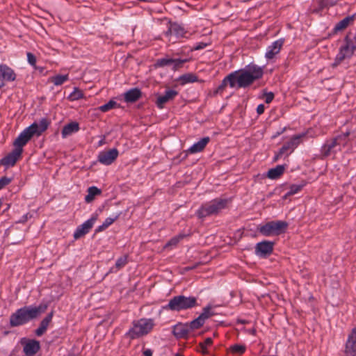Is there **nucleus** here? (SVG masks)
Returning <instances> with one entry per match:
<instances>
[{
	"label": "nucleus",
	"mask_w": 356,
	"mask_h": 356,
	"mask_svg": "<svg viewBox=\"0 0 356 356\" xmlns=\"http://www.w3.org/2000/svg\"><path fill=\"white\" fill-rule=\"evenodd\" d=\"M286 130V128H283L280 131H278L276 133V134L275 136H273V138H275L277 137V136H280V134H282L284 131Z\"/></svg>",
	"instance_id": "6e6d98bb"
},
{
	"label": "nucleus",
	"mask_w": 356,
	"mask_h": 356,
	"mask_svg": "<svg viewBox=\"0 0 356 356\" xmlns=\"http://www.w3.org/2000/svg\"><path fill=\"white\" fill-rule=\"evenodd\" d=\"M207 46V43H204V42H199L197 43L194 47H193V49L194 50H200V49H203L204 48H205Z\"/></svg>",
	"instance_id": "8fccbe9b"
},
{
	"label": "nucleus",
	"mask_w": 356,
	"mask_h": 356,
	"mask_svg": "<svg viewBox=\"0 0 356 356\" xmlns=\"http://www.w3.org/2000/svg\"><path fill=\"white\" fill-rule=\"evenodd\" d=\"M231 351L233 353L243 354L245 351V346L238 344H235L232 346L231 348Z\"/></svg>",
	"instance_id": "a19ab883"
},
{
	"label": "nucleus",
	"mask_w": 356,
	"mask_h": 356,
	"mask_svg": "<svg viewBox=\"0 0 356 356\" xmlns=\"http://www.w3.org/2000/svg\"><path fill=\"white\" fill-rule=\"evenodd\" d=\"M274 99V94L272 92H266L265 94V102L270 104Z\"/></svg>",
	"instance_id": "09e8293b"
},
{
	"label": "nucleus",
	"mask_w": 356,
	"mask_h": 356,
	"mask_svg": "<svg viewBox=\"0 0 356 356\" xmlns=\"http://www.w3.org/2000/svg\"><path fill=\"white\" fill-rule=\"evenodd\" d=\"M306 133L293 136L290 140L283 145L279 152L275 154L273 161H277L282 157H287L300 144L302 138L305 137Z\"/></svg>",
	"instance_id": "0eeeda50"
},
{
	"label": "nucleus",
	"mask_w": 356,
	"mask_h": 356,
	"mask_svg": "<svg viewBox=\"0 0 356 356\" xmlns=\"http://www.w3.org/2000/svg\"><path fill=\"white\" fill-rule=\"evenodd\" d=\"M355 19V15L348 16L339 21L334 27L333 33H336L339 31L346 29L351 23L353 22Z\"/></svg>",
	"instance_id": "5701e85b"
},
{
	"label": "nucleus",
	"mask_w": 356,
	"mask_h": 356,
	"mask_svg": "<svg viewBox=\"0 0 356 356\" xmlns=\"http://www.w3.org/2000/svg\"><path fill=\"white\" fill-rule=\"evenodd\" d=\"M103 143H104V140H100L99 143V145H102Z\"/></svg>",
	"instance_id": "bf43d9fd"
},
{
	"label": "nucleus",
	"mask_w": 356,
	"mask_h": 356,
	"mask_svg": "<svg viewBox=\"0 0 356 356\" xmlns=\"http://www.w3.org/2000/svg\"><path fill=\"white\" fill-rule=\"evenodd\" d=\"M288 227V223L285 221L275 220L270 221L261 226L258 229L259 232L266 236L280 235Z\"/></svg>",
	"instance_id": "6e6552de"
},
{
	"label": "nucleus",
	"mask_w": 356,
	"mask_h": 356,
	"mask_svg": "<svg viewBox=\"0 0 356 356\" xmlns=\"http://www.w3.org/2000/svg\"><path fill=\"white\" fill-rule=\"evenodd\" d=\"M170 31L177 37H185L186 31H184V29L179 25H173L171 27Z\"/></svg>",
	"instance_id": "473e14b6"
},
{
	"label": "nucleus",
	"mask_w": 356,
	"mask_h": 356,
	"mask_svg": "<svg viewBox=\"0 0 356 356\" xmlns=\"http://www.w3.org/2000/svg\"><path fill=\"white\" fill-rule=\"evenodd\" d=\"M188 59H181V58H176L174 59V62H172V70H177L179 68H181L183 65L188 62Z\"/></svg>",
	"instance_id": "58836bf2"
},
{
	"label": "nucleus",
	"mask_w": 356,
	"mask_h": 356,
	"mask_svg": "<svg viewBox=\"0 0 356 356\" xmlns=\"http://www.w3.org/2000/svg\"><path fill=\"white\" fill-rule=\"evenodd\" d=\"M349 136V132H346V134H343V135H341L340 136H342V141L345 140L346 138Z\"/></svg>",
	"instance_id": "4d7b16f0"
},
{
	"label": "nucleus",
	"mask_w": 356,
	"mask_h": 356,
	"mask_svg": "<svg viewBox=\"0 0 356 356\" xmlns=\"http://www.w3.org/2000/svg\"><path fill=\"white\" fill-rule=\"evenodd\" d=\"M50 121L47 118H42L39 122H34L29 127L22 131L15 140L13 145L15 149L23 152V147L31 140L33 136H40L49 127Z\"/></svg>",
	"instance_id": "7ed1b4c3"
},
{
	"label": "nucleus",
	"mask_w": 356,
	"mask_h": 356,
	"mask_svg": "<svg viewBox=\"0 0 356 356\" xmlns=\"http://www.w3.org/2000/svg\"><path fill=\"white\" fill-rule=\"evenodd\" d=\"M118 106V103L114 100H110L106 104L98 107V110L102 112H107Z\"/></svg>",
	"instance_id": "2f4dec72"
},
{
	"label": "nucleus",
	"mask_w": 356,
	"mask_h": 356,
	"mask_svg": "<svg viewBox=\"0 0 356 356\" xmlns=\"http://www.w3.org/2000/svg\"><path fill=\"white\" fill-rule=\"evenodd\" d=\"M342 141V136H337L330 140H327L321 148L322 154L327 156L334 149L341 144Z\"/></svg>",
	"instance_id": "dca6fc26"
},
{
	"label": "nucleus",
	"mask_w": 356,
	"mask_h": 356,
	"mask_svg": "<svg viewBox=\"0 0 356 356\" xmlns=\"http://www.w3.org/2000/svg\"><path fill=\"white\" fill-rule=\"evenodd\" d=\"M284 40V39H279L273 42L270 45L267 47L265 54V58L267 60L273 59L277 54H278L283 47Z\"/></svg>",
	"instance_id": "f8f14e48"
},
{
	"label": "nucleus",
	"mask_w": 356,
	"mask_h": 356,
	"mask_svg": "<svg viewBox=\"0 0 356 356\" xmlns=\"http://www.w3.org/2000/svg\"><path fill=\"white\" fill-rule=\"evenodd\" d=\"M228 204V200L216 198L202 204L196 211V216L199 218H204L207 216L216 215L224 209Z\"/></svg>",
	"instance_id": "20e7f679"
},
{
	"label": "nucleus",
	"mask_w": 356,
	"mask_h": 356,
	"mask_svg": "<svg viewBox=\"0 0 356 356\" xmlns=\"http://www.w3.org/2000/svg\"><path fill=\"white\" fill-rule=\"evenodd\" d=\"M190 331L188 324L178 323L172 327V334L177 339L187 338Z\"/></svg>",
	"instance_id": "f3484780"
},
{
	"label": "nucleus",
	"mask_w": 356,
	"mask_h": 356,
	"mask_svg": "<svg viewBox=\"0 0 356 356\" xmlns=\"http://www.w3.org/2000/svg\"><path fill=\"white\" fill-rule=\"evenodd\" d=\"M179 81L181 85L188 83H194L198 81L197 76L193 73H187L179 76Z\"/></svg>",
	"instance_id": "bb28decb"
},
{
	"label": "nucleus",
	"mask_w": 356,
	"mask_h": 356,
	"mask_svg": "<svg viewBox=\"0 0 356 356\" xmlns=\"http://www.w3.org/2000/svg\"><path fill=\"white\" fill-rule=\"evenodd\" d=\"M142 96L140 90L134 88L129 90L124 94V101L127 103H134L138 101Z\"/></svg>",
	"instance_id": "6ab92c4d"
},
{
	"label": "nucleus",
	"mask_w": 356,
	"mask_h": 356,
	"mask_svg": "<svg viewBox=\"0 0 356 356\" xmlns=\"http://www.w3.org/2000/svg\"><path fill=\"white\" fill-rule=\"evenodd\" d=\"M264 109H265L264 105L261 104L257 108V113L259 115H261L262 113H264Z\"/></svg>",
	"instance_id": "3c124183"
},
{
	"label": "nucleus",
	"mask_w": 356,
	"mask_h": 356,
	"mask_svg": "<svg viewBox=\"0 0 356 356\" xmlns=\"http://www.w3.org/2000/svg\"><path fill=\"white\" fill-rule=\"evenodd\" d=\"M186 236L185 234H179L172 237L166 244L165 247L176 246L179 242Z\"/></svg>",
	"instance_id": "f704fd0d"
},
{
	"label": "nucleus",
	"mask_w": 356,
	"mask_h": 356,
	"mask_svg": "<svg viewBox=\"0 0 356 356\" xmlns=\"http://www.w3.org/2000/svg\"><path fill=\"white\" fill-rule=\"evenodd\" d=\"M47 309V304H40L37 307L24 306L21 307L10 315L9 320L10 326L15 327L26 324L44 313Z\"/></svg>",
	"instance_id": "f03ea898"
},
{
	"label": "nucleus",
	"mask_w": 356,
	"mask_h": 356,
	"mask_svg": "<svg viewBox=\"0 0 356 356\" xmlns=\"http://www.w3.org/2000/svg\"><path fill=\"white\" fill-rule=\"evenodd\" d=\"M197 298L193 296L186 297L183 295L176 296L171 298L165 309L179 312L191 309L197 306Z\"/></svg>",
	"instance_id": "423d86ee"
},
{
	"label": "nucleus",
	"mask_w": 356,
	"mask_h": 356,
	"mask_svg": "<svg viewBox=\"0 0 356 356\" xmlns=\"http://www.w3.org/2000/svg\"><path fill=\"white\" fill-rule=\"evenodd\" d=\"M212 343L213 340L210 337L205 339L203 342L200 343V346L201 347L202 352L205 353L207 352V347L210 346Z\"/></svg>",
	"instance_id": "37998d69"
},
{
	"label": "nucleus",
	"mask_w": 356,
	"mask_h": 356,
	"mask_svg": "<svg viewBox=\"0 0 356 356\" xmlns=\"http://www.w3.org/2000/svg\"><path fill=\"white\" fill-rule=\"evenodd\" d=\"M118 216H119L118 215H115L113 218L108 217V218H106V220H104L103 224L104 225V226H106L108 228L111 225H112L118 218Z\"/></svg>",
	"instance_id": "de8ad7c7"
},
{
	"label": "nucleus",
	"mask_w": 356,
	"mask_h": 356,
	"mask_svg": "<svg viewBox=\"0 0 356 356\" xmlns=\"http://www.w3.org/2000/svg\"><path fill=\"white\" fill-rule=\"evenodd\" d=\"M154 323L152 319L141 318L132 322V327L125 334L130 339L140 338L147 334L153 328Z\"/></svg>",
	"instance_id": "39448f33"
},
{
	"label": "nucleus",
	"mask_w": 356,
	"mask_h": 356,
	"mask_svg": "<svg viewBox=\"0 0 356 356\" xmlns=\"http://www.w3.org/2000/svg\"><path fill=\"white\" fill-rule=\"evenodd\" d=\"M285 170V165H278L274 168H271L268 171L267 176L271 179H276L279 178Z\"/></svg>",
	"instance_id": "393cba45"
},
{
	"label": "nucleus",
	"mask_w": 356,
	"mask_h": 356,
	"mask_svg": "<svg viewBox=\"0 0 356 356\" xmlns=\"http://www.w3.org/2000/svg\"><path fill=\"white\" fill-rule=\"evenodd\" d=\"M79 124L76 122H72L65 125L62 129L61 134L62 138H65L68 136L72 135L74 133L79 131Z\"/></svg>",
	"instance_id": "4be33fe9"
},
{
	"label": "nucleus",
	"mask_w": 356,
	"mask_h": 356,
	"mask_svg": "<svg viewBox=\"0 0 356 356\" xmlns=\"http://www.w3.org/2000/svg\"><path fill=\"white\" fill-rule=\"evenodd\" d=\"M102 191L96 186L89 187L88 189V195L85 197V201L87 203L91 202L94 200L95 195H100Z\"/></svg>",
	"instance_id": "cd10ccee"
},
{
	"label": "nucleus",
	"mask_w": 356,
	"mask_h": 356,
	"mask_svg": "<svg viewBox=\"0 0 356 356\" xmlns=\"http://www.w3.org/2000/svg\"><path fill=\"white\" fill-rule=\"evenodd\" d=\"M53 315V312H51L42 320L39 327L35 331V333L38 337L42 336L46 332L50 322L52 320Z\"/></svg>",
	"instance_id": "aec40b11"
},
{
	"label": "nucleus",
	"mask_w": 356,
	"mask_h": 356,
	"mask_svg": "<svg viewBox=\"0 0 356 356\" xmlns=\"http://www.w3.org/2000/svg\"><path fill=\"white\" fill-rule=\"evenodd\" d=\"M174 58H163L156 60V67H163L167 65H172Z\"/></svg>",
	"instance_id": "c9c22d12"
},
{
	"label": "nucleus",
	"mask_w": 356,
	"mask_h": 356,
	"mask_svg": "<svg viewBox=\"0 0 356 356\" xmlns=\"http://www.w3.org/2000/svg\"><path fill=\"white\" fill-rule=\"evenodd\" d=\"M345 46L352 49L353 51L356 50V37L351 33H347L344 38Z\"/></svg>",
	"instance_id": "c85d7f7f"
},
{
	"label": "nucleus",
	"mask_w": 356,
	"mask_h": 356,
	"mask_svg": "<svg viewBox=\"0 0 356 356\" xmlns=\"http://www.w3.org/2000/svg\"><path fill=\"white\" fill-rule=\"evenodd\" d=\"M228 85L231 88H234L235 87V82L234 81V75H232V73L229 74L227 76H226L223 79V80L222 81L221 83L216 88V90L215 91V93H220V92H222Z\"/></svg>",
	"instance_id": "b1692460"
},
{
	"label": "nucleus",
	"mask_w": 356,
	"mask_h": 356,
	"mask_svg": "<svg viewBox=\"0 0 356 356\" xmlns=\"http://www.w3.org/2000/svg\"><path fill=\"white\" fill-rule=\"evenodd\" d=\"M346 356H356V341L348 337L345 349Z\"/></svg>",
	"instance_id": "a878e982"
},
{
	"label": "nucleus",
	"mask_w": 356,
	"mask_h": 356,
	"mask_svg": "<svg viewBox=\"0 0 356 356\" xmlns=\"http://www.w3.org/2000/svg\"><path fill=\"white\" fill-rule=\"evenodd\" d=\"M204 322L205 321L203 319V315L200 314L197 318L192 321L188 325L189 326L190 330L191 331L201 327L204 325Z\"/></svg>",
	"instance_id": "7c9ffc66"
},
{
	"label": "nucleus",
	"mask_w": 356,
	"mask_h": 356,
	"mask_svg": "<svg viewBox=\"0 0 356 356\" xmlns=\"http://www.w3.org/2000/svg\"><path fill=\"white\" fill-rule=\"evenodd\" d=\"M349 58L348 56H346L344 54L339 51V53L335 57L334 61L332 64V67H335L340 65L345 59Z\"/></svg>",
	"instance_id": "4c0bfd02"
},
{
	"label": "nucleus",
	"mask_w": 356,
	"mask_h": 356,
	"mask_svg": "<svg viewBox=\"0 0 356 356\" xmlns=\"http://www.w3.org/2000/svg\"><path fill=\"white\" fill-rule=\"evenodd\" d=\"M234 75L235 87L245 88L251 86L255 81L261 79L264 74L263 68L256 64L250 63L243 69L232 72Z\"/></svg>",
	"instance_id": "f257e3e1"
},
{
	"label": "nucleus",
	"mask_w": 356,
	"mask_h": 356,
	"mask_svg": "<svg viewBox=\"0 0 356 356\" xmlns=\"http://www.w3.org/2000/svg\"><path fill=\"white\" fill-rule=\"evenodd\" d=\"M22 154V152H21L20 149H16L14 148L10 153L1 160L0 163L1 165L6 167L13 166L21 157Z\"/></svg>",
	"instance_id": "ddd939ff"
},
{
	"label": "nucleus",
	"mask_w": 356,
	"mask_h": 356,
	"mask_svg": "<svg viewBox=\"0 0 356 356\" xmlns=\"http://www.w3.org/2000/svg\"><path fill=\"white\" fill-rule=\"evenodd\" d=\"M127 263V256H122L118 258L115 262V267L118 269H120L122 267H124Z\"/></svg>",
	"instance_id": "79ce46f5"
},
{
	"label": "nucleus",
	"mask_w": 356,
	"mask_h": 356,
	"mask_svg": "<svg viewBox=\"0 0 356 356\" xmlns=\"http://www.w3.org/2000/svg\"><path fill=\"white\" fill-rule=\"evenodd\" d=\"M97 219V214H94L90 219L79 225L74 233V239H79L88 234L91 228L93 227L95 222Z\"/></svg>",
	"instance_id": "9d476101"
},
{
	"label": "nucleus",
	"mask_w": 356,
	"mask_h": 356,
	"mask_svg": "<svg viewBox=\"0 0 356 356\" xmlns=\"http://www.w3.org/2000/svg\"><path fill=\"white\" fill-rule=\"evenodd\" d=\"M305 184H293L290 186L289 191L286 193L284 197L296 194L302 190Z\"/></svg>",
	"instance_id": "72a5a7b5"
},
{
	"label": "nucleus",
	"mask_w": 356,
	"mask_h": 356,
	"mask_svg": "<svg viewBox=\"0 0 356 356\" xmlns=\"http://www.w3.org/2000/svg\"><path fill=\"white\" fill-rule=\"evenodd\" d=\"M339 51L341 52H342L343 54H344L346 55V56H348V58H350L353 55L354 51H355L352 49H350L345 45L341 46L339 48Z\"/></svg>",
	"instance_id": "c03bdc74"
},
{
	"label": "nucleus",
	"mask_w": 356,
	"mask_h": 356,
	"mask_svg": "<svg viewBox=\"0 0 356 356\" xmlns=\"http://www.w3.org/2000/svg\"><path fill=\"white\" fill-rule=\"evenodd\" d=\"M13 179L8 177L6 176H3L0 178V190L3 188L5 186H8L11 181Z\"/></svg>",
	"instance_id": "a18cd8bd"
},
{
	"label": "nucleus",
	"mask_w": 356,
	"mask_h": 356,
	"mask_svg": "<svg viewBox=\"0 0 356 356\" xmlns=\"http://www.w3.org/2000/svg\"><path fill=\"white\" fill-rule=\"evenodd\" d=\"M15 71L5 64H0V80L3 81H14L16 79Z\"/></svg>",
	"instance_id": "4468645a"
},
{
	"label": "nucleus",
	"mask_w": 356,
	"mask_h": 356,
	"mask_svg": "<svg viewBox=\"0 0 356 356\" xmlns=\"http://www.w3.org/2000/svg\"><path fill=\"white\" fill-rule=\"evenodd\" d=\"M118 155L119 152L116 148L102 151L97 156V161L103 165H109L116 160Z\"/></svg>",
	"instance_id": "1a4fd4ad"
},
{
	"label": "nucleus",
	"mask_w": 356,
	"mask_h": 356,
	"mask_svg": "<svg viewBox=\"0 0 356 356\" xmlns=\"http://www.w3.org/2000/svg\"><path fill=\"white\" fill-rule=\"evenodd\" d=\"M107 227L106 226H104V224H102V225H99V227H97L95 229V232L96 233H98V232H102L104 230H105Z\"/></svg>",
	"instance_id": "864d4df0"
},
{
	"label": "nucleus",
	"mask_w": 356,
	"mask_h": 356,
	"mask_svg": "<svg viewBox=\"0 0 356 356\" xmlns=\"http://www.w3.org/2000/svg\"><path fill=\"white\" fill-rule=\"evenodd\" d=\"M40 349V342L37 340L31 339L24 344L23 351L26 356H33Z\"/></svg>",
	"instance_id": "a211bd4d"
},
{
	"label": "nucleus",
	"mask_w": 356,
	"mask_h": 356,
	"mask_svg": "<svg viewBox=\"0 0 356 356\" xmlns=\"http://www.w3.org/2000/svg\"><path fill=\"white\" fill-rule=\"evenodd\" d=\"M274 243L268 241H264L257 243L255 246V254L260 257H266L273 250Z\"/></svg>",
	"instance_id": "9b49d317"
},
{
	"label": "nucleus",
	"mask_w": 356,
	"mask_h": 356,
	"mask_svg": "<svg viewBox=\"0 0 356 356\" xmlns=\"http://www.w3.org/2000/svg\"><path fill=\"white\" fill-rule=\"evenodd\" d=\"M27 60L29 62V63L34 67L35 68H36V57L35 56L34 54H33L31 52H28L27 53Z\"/></svg>",
	"instance_id": "49530a36"
},
{
	"label": "nucleus",
	"mask_w": 356,
	"mask_h": 356,
	"mask_svg": "<svg viewBox=\"0 0 356 356\" xmlns=\"http://www.w3.org/2000/svg\"><path fill=\"white\" fill-rule=\"evenodd\" d=\"M83 97V94L81 90L75 88L74 91L70 94V98L71 100H78Z\"/></svg>",
	"instance_id": "ea45409f"
},
{
	"label": "nucleus",
	"mask_w": 356,
	"mask_h": 356,
	"mask_svg": "<svg viewBox=\"0 0 356 356\" xmlns=\"http://www.w3.org/2000/svg\"><path fill=\"white\" fill-rule=\"evenodd\" d=\"M348 337L356 341V327L352 330L350 334L348 335Z\"/></svg>",
	"instance_id": "603ef678"
},
{
	"label": "nucleus",
	"mask_w": 356,
	"mask_h": 356,
	"mask_svg": "<svg viewBox=\"0 0 356 356\" xmlns=\"http://www.w3.org/2000/svg\"><path fill=\"white\" fill-rule=\"evenodd\" d=\"M210 141V138L207 136L202 138L198 142L194 143L188 150L187 152L190 154H195L197 152H202Z\"/></svg>",
	"instance_id": "412c9836"
},
{
	"label": "nucleus",
	"mask_w": 356,
	"mask_h": 356,
	"mask_svg": "<svg viewBox=\"0 0 356 356\" xmlns=\"http://www.w3.org/2000/svg\"><path fill=\"white\" fill-rule=\"evenodd\" d=\"M5 86V83H3V81H2L1 83H0V89H1L3 86Z\"/></svg>",
	"instance_id": "13d9d810"
},
{
	"label": "nucleus",
	"mask_w": 356,
	"mask_h": 356,
	"mask_svg": "<svg viewBox=\"0 0 356 356\" xmlns=\"http://www.w3.org/2000/svg\"><path fill=\"white\" fill-rule=\"evenodd\" d=\"M177 95V91L174 90H168L165 91L163 95H160L158 97L156 101V105L158 108H163L165 104L174 99Z\"/></svg>",
	"instance_id": "2eb2a0df"
},
{
	"label": "nucleus",
	"mask_w": 356,
	"mask_h": 356,
	"mask_svg": "<svg viewBox=\"0 0 356 356\" xmlns=\"http://www.w3.org/2000/svg\"><path fill=\"white\" fill-rule=\"evenodd\" d=\"M69 79L68 74H58L49 78V81L55 86H61Z\"/></svg>",
	"instance_id": "c756f323"
},
{
	"label": "nucleus",
	"mask_w": 356,
	"mask_h": 356,
	"mask_svg": "<svg viewBox=\"0 0 356 356\" xmlns=\"http://www.w3.org/2000/svg\"><path fill=\"white\" fill-rule=\"evenodd\" d=\"M144 356H152V351L150 349H146L143 352Z\"/></svg>",
	"instance_id": "5fc2aeb1"
},
{
	"label": "nucleus",
	"mask_w": 356,
	"mask_h": 356,
	"mask_svg": "<svg viewBox=\"0 0 356 356\" xmlns=\"http://www.w3.org/2000/svg\"><path fill=\"white\" fill-rule=\"evenodd\" d=\"M200 315H203V319L206 321L209 318L215 315V313L212 311V307L211 305H208L203 308L202 312Z\"/></svg>",
	"instance_id": "e433bc0d"
}]
</instances>
